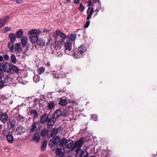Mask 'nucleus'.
I'll use <instances>...</instances> for the list:
<instances>
[{
    "label": "nucleus",
    "instance_id": "obj_23",
    "mask_svg": "<svg viewBox=\"0 0 157 157\" xmlns=\"http://www.w3.org/2000/svg\"><path fill=\"white\" fill-rule=\"evenodd\" d=\"M80 151L81 152L80 154V157H87L88 156V153L86 151H83L80 149L79 151Z\"/></svg>",
    "mask_w": 157,
    "mask_h": 157
},
{
    "label": "nucleus",
    "instance_id": "obj_21",
    "mask_svg": "<svg viewBox=\"0 0 157 157\" xmlns=\"http://www.w3.org/2000/svg\"><path fill=\"white\" fill-rule=\"evenodd\" d=\"M16 36L14 34L10 33L9 34V38L11 42L14 43L16 40Z\"/></svg>",
    "mask_w": 157,
    "mask_h": 157
},
{
    "label": "nucleus",
    "instance_id": "obj_6",
    "mask_svg": "<svg viewBox=\"0 0 157 157\" xmlns=\"http://www.w3.org/2000/svg\"><path fill=\"white\" fill-rule=\"evenodd\" d=\"M40 125V122L39 121L37 122H33L32 125L31 126V128L30 129L31 132L37 130V127H39Z\"/></svg>",
    "mask_w": 157,
    "mask_h": 157
},
{
    "label": "nucleus",
    "instance_id": "obj_34",
    "mask_svg": "<svg viewBox=\"0 0 157 157\" xmlns=\"http://www.w3.org/2000/svg\"><path fill=\"white\" fill-rule=\"evenodd\" d=\"M11 61L14 64L16 63L17 59L16 56L13 54H12L10 56Z\"/></svg>",
    "mask_w": 157,
    "mask_h": 157
},
{
    "label": "nucleus",
    "instance_id": "obj_41",
    "mask_svg": "<svg viewBox=\"0 0 157 157\" xmlns=\"http://www.w3.org/2000/svg\"><path fill=\"white\" fill-rule=\"evenodd\" d=\"M91 118L94 121H96L97 120V116L96 114H92L91 115Z\"/></svg>",
    "mask_w": 157,
    "mask_h": 157
},
{
    "label": "nucleus",
    "instance_id": "obj_59",
    "mask_svg": "<svg viewBox=\"0 0 157 157\" xmlns=\"http://www.w3.org/2000/svg\"><path fill=\"white\" fill-rule=\"evenodd\" d=\"M3 113L2 111L0 109V116Z\"/></svg>",
    "mask_w": 157,
    "mask_h": 157
},
{
    "label": "nucleus",
    "instance_id": "obj_60",
    "mask_svg": "<svg viewBox=\"0 0 157 157\" xmlns=\"http://www.w3.org/2000/svg\"><path fill=\"white\" fill-rule=\"evenodd\" d=\"M46 65L48 67H49L50 66V63L49 62H48L47 63Z\"/></svg>",
    "mask_w": 157,
    "mask_h": 157
},
{
    "label": "nucleus",
    "instance_id": "obj_63",
    "mask_svg": "<svg viewBox=\"0 0 157 157\" xmlns=\"http://www.w3.org/2000/svg\"><path fill=\"white\" fill-rule=\"evenodd\" d=\"M95 11L96 12H97V13H98V12L99 11V10H95Z\"/></svg>",
    "mask_w": 157,
    "mask_h": 157
},
{
    "label": "nucleus",
    "instance_id": "obj_38",
    "mask_svg": "<svg viewBox=\"0 0 157 157\" xmlns=\"http://www.w3.org/2000/svg\"><path fill=\"white\" fill-rule=\"evenodd\" d=\"M44 67H41L38 69L37 72L39 74L41 75L43 72H44Z\"/></svg>",
    "mask_w": 157,
    "mask_h": 157
},
{
    "label": "nucleus",
    "instance_id": "obj_22",
    "mask_svg": "<svg viewBox=\"0 0 157 157\" xmlns=\"http://www.w3.org/2000/svg\"><path fill=\"white\" fill-rule=\"evenodd\" d=\"M76 38V35L75 33L71 34L67 36L68 39L72 41L75 40Z\"/></svg>",
    "mask_w": 157,
    "mask_h": 157
},
{
    "label": "nucleus",
    "instance_id": "obj_31",
    "mask_svg": "<svg viewBox=\"0 0 157 157\" xmlns=\"http://www.w3.org/2000/svg\"><path fill=\"white\" fill-rule=\"evenodd\" d=\"M67 100L65 99H61L59 102V104L60 105L63 106H65L67 104Z\"/></svg>",
    "mask_w": 157,
    "mask_h": 157
},
{
    "label": "nucleus",
    "instance_id": "obj_20",
    "mask_svg": "<svg viewBox=\"0 0 157 157\" xmlns=\"http://www.w3.org/2000/svg\"><path fill=\"white\" fill-rule=\"evenodd\" d=\"M28 41V38L24 36H22L21 39V43L23 47H25Z\"/></svg>",
    "mask_w": 157,
    "mask_h": 157
},
{
    "label": "nucleus",
    "instance_id": "obj_48",
    "mask_svg": "<svg viewBox=\"0 0 157 157\" xmlns=\"http://www.w3.org/2000/svg\"><path fill=\"white\" fill-rule=\"evenodd\" d=\"M37 42H38V43L39 45L43 46L45 44V43L42 40H39Z\"/></svg>",
    "mask_w": 157,
    "mask_h": 157
},
{
    "label": "nucleus",
    "instance_id": "obj_61",
    "mask_svg": "<svg viewBox=\"0 0 157 157\" xmlns=\"http://www.w3.org/2000/svg\"><path fill=\"white\" fill-rule=\"evenodd\" d=\"M2 125L0 124V131H1V130L2 129Z\"/></svg>",
    "mask_w": 157,
    "mask_h": 157
},
{
    "label": "nucleus",
    "instance_id": "obj_46",
    "mask_svg": "<svg viewBox=\"0 0 157 157\" xmlns=\"http://www.w3.org/2000/svg\"><path fill=\"white\" fill-rule=\"evenodd\" d=\"M87 20V21L84 26V27L85 28H87L88 27L90 23V21H89V20Z\"/></svg>",
    "mask_w": 157,
    "mask_h": 157
},
{
    "label": "nucleus",
    "instance_id": "obj_11",
    "mask_svg": "<svg viewBox=\"0 0 157 157\" xmlns=\"http://www.w3.org/2000/svg\"><path fill=\"white\" fill-rule=\"evenodd\" d=\"M16 131L17 134L21 135L25 132V129L22 126L20 125L17 128Z\"/></svg>",
    "mask_w": 157,
    "mask_h": 157
},
{
    "label": "nucleus",
    "instance_id": "obj_64",
    "mask_svg": "<svg viewBox=\"0 0 157 157\" xmlns=\"http://www.w3.org/2000/svg\"><path fill=\"white\" fill-rule=\"evenodd\" d=\"M90 157H96L95 156H90Z\"/></svg>",
    "mask_w": 157,
    "mask_h": 157
},
{
    "label": "nucleus",
    "instance_id": "obj_51",
    "mask_svg": "<svg viewBox=\"0 0 157 157\" xmlns=\"http://www.w3.org/2000/svg\"><path fill=\"white\" fill-rule=\"evenodd\" d=\"M50 30L47 28H45L43 30V32L44 33H48L50 31Z\"/></svg>",
    "mask_w": 157,
    "mask_h": 157
},
{
    "label": "nucleus",
    "instance_id": "obj_8",
    "mask_svg": "<svg viewBox=\"0 0 157 157\" xmlns=\"http://www.w3.org/2000/svg\"><path fill=\"white\" fill-rule=\"evenodd\" d=\"M56 119L52 116V117L48 120V128H50L55 123Z\"/></svg>",
    "mask_w": 157,
    "mask_h": 157
},
{
    "label": "nucleus",
    "instance_id": "obj_43",
    "mask_svg": "<svg viewBox=\"0 0 157 157\" xmlns=\"http://www.w3.org/2000/svg\"><path fill=\"white\" fill-rule=\"evenodd\" d=\"M12 70H13L14 71L16 72H18L19 71V69L18 67L15 66H13L12 67Z\"/></svg>",
    "mask_w": 157,
    "mask_h": 157
},
{
    "label": "nucleus",
    "instance_id": "obj_45",
    "mask_svg": "<svg viewBox=\"0 0 157 157\" xmlns=\"http://www.w3.org/2000/svg\"><path fill=\"white\" fill-rule=\"evenodd\" d=\"M69 103L71 104H73V105H77L78 104V102L76 101H71L69 102Z\"/></svg>",
    "mask_w": 157,
    "mask_h": 157
},
{
    "label": "nucleus",
    "instance_id": "obj_37",
    "mask_svg": "<svg viewBox=\"0 0 157 157\" xmlns=\"http://www.w3.org/2000/svg\"><path fill=\"white\" fill-rule=\"evenodd\" d=\"M58 132L57 129L56 128L53 129L51 132V137H55L57 132Z\"/></svg>",
    "mask_w": 157,
    "mask_h": 157
},
{
    "label": "nucleus",
    "instance_id": "obj_33",
    "mask_svg": "<svg viewBox=\"0 0 157 157\" xmlns=\"http://www.w3.org/2000/svg\"><path fill=\"white\" fill-rule=\"evenodd\" d=\"M13 43L11 42H9L8 45V47L10 48L11 52H13L14 50Z\"/></svg>",
    "mask_w": 157,
    "mask_h": 157
},
{
    "label": "nucleus",
    "instance_id": "obj_52",
    "mask_svg": "<svg viewBox=\"0 0 157 157\" xmlns=\"http://www.w3.org/2000/svg\"><path fill=\"white\" fill-rule=\"evenodd\" d=\"M80 2V0H75L74 3L75 4H78Z\"/></svg>",
    "mask_w": 157,
    "mask_h": 157
},
{
    "label": "nucleus",
    "instance_id": "obj_1",
    "mask_svg": "<svg viewBox=\"0 0 157 157\" xmlns=\"http://www.w3.org/2000/svg\"><path fill=\"white\" fill-rule=\"evenodd\" d=\"M85 138L81 137L78 141L75 142L74 144L72 142L67 143L63 147V151L65 153H67L73 151L75 149V151L77 155L79 153V152L83 144V142L85 140Z\"/></svg>",
    "mask_w": 157,
    "mask_h": 157
},
{
    "label": "nucleus",
    "instance_id": "obj_4",
    "mask_svg": "<svg viewBox=\"0 0 157 157\" xmlns=\"http://www.w3.org/2000/svg\"><path fill=\"white\" fill-rule=\"evenodd\" d=\"M65 49V52L67 54H69L72 49V43L69 40L66 41L64 44Z\"/></svg>",
    "mask_w": 157,
    "mask_h": 157
},
{
    "label": "nucleus",
    "instance_id": "obj_62",
    "mask_svg": "<svg viewBox=\"0 0 157 157\" xmlns=\"http://www.w3.org/2000/svg\"><path fill=\"white\" fill-rule=\"evenodd\" d=\"M5 131V130H3V131H2V133L3 135V136H4V135H5V134H4V132Z\"/></svg>",
    "mask_w": 157,
    "mask_h": 157
},
{
    "label": "nucleus",
    "instance_id": "obj_55",
    "mask_svg": "<svg viewBox=\"0 0 157 157\" xmlns=\"http://www.w3.org/2000/svg\"><path fill=\"white\" fill-rule=\"evenodd\" d=\"M41 134L42 136H44L46 135V133L42 131Z\"/></svg>",
    "mask_w": 157,
    "mask_h": 157
},
{
    "label": "nucleus",
    "instance_id": "obj_39",
    "mask_svg": "<svg viewBox=\"0 0 157 157\" xmlns=\"http://www.w3.org/2000/svg\"><path fill=\"white\" fill-rule=\"evenodd\" d=\"M40 78L38 75H35L33 78V79L34 81L35 82H37L39 81Z\"/></svg>",
    "mask_w": 157,
    "mask_h": 157
},
{
    "label": "nucleus",
    "instance_id": "obj_15",
    "mask_svg": "<svg viewBox=\"0 0 157 157\" xmlns=\"http://www.w3.org/2000/svg\"><path fill=\"white\" fill-rule=\"evenodd\" d=\"M56 154L58 157H63L64 155V153L62 151L61 149L60 148H58L56 150Z\"/></svg>",
    "mask_w": 157,
    "mask_h": 157
},
{
    "label": "nucleus",
    "instance_id": "obj_49",
    "mask_svg": "<svg viewBox=\"0 0 157 157\" xmlns=\"http://www.w3.org/2000/svg\"><path fill=\"white\" fill-rule=\"evenodd\" d=\"M4 74L2 71H0V80H1L4 76Z\"/></svg>",
    "mask_w": 157,
    "mask_h": 157
},
{
    "label": "nucleus",
    "instance_id": "obj_26",
    "mask_svg": "<svg viewBox=\"0 0 157 157\" xmlns=\"http://www.w3.org/2000/svg\"><path fill=\"white\" fill-rule=\"evenodd\" d=\"M62 46V43L61 41H57L56 42L55 48L56 49H60Z\"/></svg>",
    "mask_w": 157,
    "mask_h": 157
},
{
    "label": "nucleus",
    "instance_id": "obj_18",
    "mask_svg": "<svg viewBox=\"0 0 157 157\" xmlns=\"http://www.w3.org/2000/svg\"><path fill=\"white\" fill-rule=\"evenodd\" d=\"M86 50V48L84 45H82L78 48V51L80 53L83 54Z\"/></svg>",
    "mask_w": 157,
    "mask_h": 157
},
{
    "label": "nucleus",
    "instance_id": "obj_27",
    "mask_svg": "<svg viewBox=\"0 0 157 157\" xmlns=\"http://www.w3.org/2000/svg\"><path fill=\"white\" fill-rule=\"evenodd\" d=\"M30 113L31 115L33 116V118H36L38 116V113L36 110L32 109L30 112Z\"/></svg>",
    "mask_w": 157,
    "mask_h": 157
},
{
    "label": "nucleus",
    "instance_id": "obj_14",
    "mask_svg": "<svg viewBox=\"0 0 157 157\" xmlns=\"http://www.w3.org/2000/svg\"><path fill=\"white\" fill-rule=\"evenodd\" d=\"M62 114L61 111L60 110L58 109L55 111L52 116L54 118L56 119L61 116Z\"/></svg>",
    "mask_w": 157,
    "mask_h": 157
},
{
    "label": "nucleus",
    "instance_id": "obj_24",
    "mask_svg": "<svg viewBox=\"0 0 157 157\" xmlns=\"http://www.w3.org/2000/svg\"><path fill=\"white\" fill-rule=\"evenodd\" d=\"M83 56V54L78 52V51L75 52L74 56L76 59H78L81 58Z\"/></svg>",
    "mask_w": 157,
    "mask_h": 157
},
{
    "label": "nucleus",
    "instance_id": "obj_12",
    "mask_svg": "<svg viewBox=\"0 0 157 157\" xmlns=\"http://www.w3.org/2000/svg\"><path fill=\"white\" fill-rule=\"evenodd\" d=\"M94 12V9L93 8H91L90 10V8L89 7L87 9L86 13L88 14L86 18V20H89L91 17V16Z\"/></svg>",
    "mask_w": 157,
    "mask_h": 157
},
{
    "label": "nucleus",
    "instance_id": "obj_19",
    "mask_svg": "<svg viewBox=\"0 0 157 157\" xmlns=\"http://www.w3.org/2000/svg\"><path fill=\"white\" fill-rule=\"evenodd\" d=\"M6 140L8 143L12 144L13 143V137L12 135L10 134L7 135Z\"/></svg>",
    "mask_w": 157,
    "mask_h": 157
},
{
    "label": "nucleus",
    "instance_id": "obj_53",
    "mask_svg": "<svg viewBox=\"0 0 157 157\" xmlns=\"http://www.w3.org/2000/svg\"><path fill=\"white\" fill-rule=\"evenodd\" d=\"M87 3H88V5L89 6H91L92 4L91 0H89L87 2Z\"/></svg>",
    "mask_w": 157,
    "mask_h": 157
},
{
    "label": "nucleus",
    "instance_id": "obj_28",
    "mask_svg": "<svg viewBox=\"0 0 157 157\" xmlns=\"http://www.w3.org/2000/svg\"><path fill=\"white\" fill-rule=\"evenodd\" d=\"M23 34L22 29H20L17 32L16 36L17 38H20L21 37Z\"/></svg>",
    "mask_w": 157,
    "mask_h": 157
},
{
    "label": "nucleus",
    "instance_id": "obj_25",
    "mask_svg": "<svg viewBox=\"0 0 157 157\" xmlns=\"http://www.w3.org/2000/svg\"><path fill=\"white\" fill-rule=\"evenodd\" d=\"M47 145V141L46 140H44L41 145L40 151H43L46 147Z\"/></svg>",
    "mask_w": 157,
    "mask_h": 157
},
{
    "label": "nucleus",
    "instance_id": "obj_2",
    "mask_svg": "<svg viewBox=\"0 0 157 157\" xmlns=\"http://www.w3.org/2000/svg\"><path fill=\"white\" fill-rule=\"evenodd\" d=\"M40 33L39 30L33 29L31 30L28 33V34L30 35L29 39L31 42L33 44L36 43L38 41V35Z\"/></svg>",
    "mask_w": 157,
    "mask_h": 157
},
{
    "label": "nucleus",
    "instance_id": "obj_9",
    "mask_svg": "<svg viewBox=\"0 0 157 157\" xmlns=\"http://www.w3.org/2000/svg\"><path fill=\"white\" fill-rule=\"evenodd\" d=\"M9 116L7 113H4L0 116V120L3 123H5L8 120Z\"/></svg>",
    "mask_w": 157,
    "mask_h": 157
},
{
    "label": "nucleus",
    "instance_id": "obj_10",
    "mask_svg": "<svg viewBox=\"0 0 157 157\" xmlns=\"http://www.w3.org/2000/svg\"><path fill=\"white\" fill-rule=\"evenodd\" d=\"M48 116L46 113L43 114L41 116L40 122L41 124H44L48 121Z\"/></svg>",
    "mask_w": 157,
    "mask_h": 157
},
{
    "label": "nucleus",
    "instance_id": "obj_17",
    "mask_svg": "<svg viewBox=\"0 0 157 157\" xmlns=\"http://www.w3.org/2000/svg\"><path fill=\"white\" fill-rule=\"evenodd\" d=\"M56 34L60 37L63 39H66L67 37L66 35L59 30H56Z\"/></svg>",
    "mask_w": 157,
    "mask_h": 157
},
{
    "label": "nucleus",
    "instance_id": "obj_35",
    "mask_svg": "<svg viewBox=\"0 0 157 157\" xmlns=\"http://www.w3.org/2000/svg\"><path fill=\"white\" fill-rule=\"evenodd\" d=\"M17 120L20 122H23L25 121V118L21 115H18L17 117Z\"/></svg>",
    "mask_w": 157,
    "mask_h": 157
},
{
    "label": "nucleus",
    "instance_id": "obj_36",
    "mask_svg": "<svg viewBox=\"0 0 157 157\" xmlns=\"http://www.w3.org/2000/svg\"><path fill=\"white\" fill-rule=\"evenodd\" d=\"M51 74L54 77V78L55 79H58L59 78L58 73L55 71H52Z\"/></svg>",
    "mask_w": 157,
    "mask_h": 157
},
{
    "label": "nucleus",
    "instance_id": "obj_16",
    "mask_svg": "<svg viewBox=\"0 0 157 157\" xmlns=\"http://www.w3.org/2000/svg\"><path fill=\"white\" fill-rule=\"evenodd\" d=\"M8 127L10 128H13L15 124V121L14 120H12L8 121L7 123Z\"/></svg>",
    "mask_w": 157,
    "mask_h": 157
},
{
    "label": "nucleus",
    "instance_id": "obj_29",
    "mask_svg": "<svg viewBox=\"0 0 157 157\" xmlns=\"http://www.w3.org/2000/svg\"><path fill=\"white\" fill-rule=\"evenodd\" d=\"M9 17L8 16H6L4 17L3 18L1 19H0L1 20L0 22L2 23L4 25L6 22L7 21L9 20Z\"/></svg>",
    "mask_w": 157,
    "mask_h": 157
},
{
    "label": "nucleus",
    "instance_id": "obj_42",
    "mask_svg": "<svg viewBox=\"0 0 157 157\" xmlns=\"http://www.w3.org/2000/svg\"><path fill=\"white\" fill-rule=\"evenodd\" d=\"M52 41L53 40L51 38H49L48 39V42L47 43V44L49 45H52L53 44Z\"/></svg>",
    "mask_w": 157,
    "mask_h": 157
},
{
    "label": "nucleus",
    "instance_id": "obj_58",
    "mask_svg": "<svg viewBox=\"0 0 157 157\" xmlns=\"http://www.w3.org/2000/svg\"><path fill=\"white\" fill-rule=\"evenodd\" d=\"M3 59V57L2 56H0V62L2 61Z\"/></svg>",
    "mask_w": 157,
    "mask_h": 157
},
{
    "label": "nucleus",
    "instance_id": "obj_57",
    "mask_svg": "<svg viewBox=\"0 0 157 157\" xmlns=\"http://www.w3.org/2000/svg\"><path fill=\"white\" fill-rule=\"evenodd\" d=\"M58 92L59 93H64V91L62 90H60L58 91Z\"/></svg>",
    "mask_w": 157,
    "mask_h": 157
},
{
    "label": "nucleus",
    "instance_id": "obj_54",
    "mask_svg": "<svg viewBox=\"0 0 157 157\" xmlns=\"http://www.w3.org/2000/svg\"><path fill=\"white\" fill-rule=\"evenodd\" d=\"M16 2L18 4H21L22 2V0H17Z\"/></svg>",
    "mask_w": 157,
    "mask_h": 157
},
{
    "label": "nucleus",
    "instance_id": "obj_30",
    "mask_svg": "<svg viewBox=\"0 0 157 157\" xmlns=\"http://www.w3.org/2000/svg\"><path fill=\"white\" fill-rule=\"evenodd\" d=\"M67 140L65 138H63L60 141L59 146L61 147H63L64 145H66L67 143Z\"/></svg>",
    "mask_w": 157,
    "mask_h": 157
},
{
    "label": "nucleus",
    "instance_id": "obj_56",
    "mask_svg": "<svg viewBox=\"0 0 157 157\" xmlns=\"http://www.w3.org/2000/svg\"><path fill=\"white\" fill-rule=\"evenodd\" d=\"M99 0H93V2L94 3H96L98 2H99Z\"/></svg>",
    "mask_w": 157,
    "mask_h": 157
},
{
    "label": "nucleus",
    "instance_id": "obj_13",
    "mask_svg": "<svg viewBox=\"0 0 157 157\" xmlns=\"http://www.w3.org/2000/svg\"><path fill=\"white\" fill-rule=\"evenodd\" d=\"M40 139V134L38 132H36L33 138L32 139V141H34L36 143H38L39 142Z\"/></svg>",
    "mask_w": 157,
    "mask_h": 157
},
{
    "label": "nucleus",
    "instance_id": "obj_44",
    "mask_svg": "<svg viewBox=\"0 0 157 157\" xmlns=\"http://www.w3.org/2000/svg\"><path fill=\"white\" fill-rule=\"evenodd\" d=\"M11 28L9 27H6L4 28L3 29L4 33H5L8 31H10L11 30Z\"/></svg>",
    "mask_w": 157,
    "mask_h": 157
},
{
    "label": "nucleus",
    "instance_id": "obj_7",
    "mask_svg": "<svg viewBox=\"0 0 157 157\" xmlns=\"http://www.w3.org/2000/svg\"><path fill=\"white\" fill-rule=\"evenodd\" d=\"M21 44L20 43H17L14 45V50L16 54H20L23 52V49L21 47Z\"/></svg>",
    "mask_w": 157,
    "mask_h": 157
},
{
    "label": "nucleus",
    "instance_id": "obj_50",
    "mask_svg": "<svg viewBox=\"0 0 157 157\" xmlns=\"http://www.w3.org/2000/svg\"><path fill=\"white\" fill-rule=\"evenodd\" d=\"M4 86V83L3 81H0V89L2 88Z\"/></svg>",
    "mask_w": 157,
    "mask_h": 157
},
{
    "label": "nucleus",
    "instance_id": "obj_47",
    "mask_svg": "<svg viewBox=\"0 0 157 157\" xmlns=\"http://www.w3.org/2000/svg\"><path fill=\"white\" fill-rule=\"evenodd\" d=\"M3 58L6 61H9L10 59V58L9 56L8 55L6 54L4 56Z\"/></svg>",
    "mask_w": 157,
    "mask_h": 157
},
{
    "label": "nucleus",
    "instance_id": "obj_32",
    "mask_svg": "<svg viewBox=\"0 0 157 157\" xmlns=\"http://www.w3.org/2000/svg\"><path fill=\"white\" fill-rule=\"evenodd\" d=\"M55 103L53 101H51L48 103V108L49 110L52 109L55 106Z\"/></svg>",
    "mask_w": 157,
    "mask_h": 157
},
{
    "label": "nucleus",
    "instance_id": "obj_40",
    "mask_svg": "<svg viewBox=\"0 0 157 157\" xmlns=\"http://www.w3.org/2000/svg\"><path fill=\"white\" fill-rule=\"evenodd\" d=\"M85 9V6L83 5V4L81 3H80L79 9L81 12H83Z\"/></svg>",
    "mask_w": 157,
    "mask_h": 157
},
{
    "label": "nucleus",
    "instance_id": "obj_5",
    "mask_svg": "<svg viewBox=\"0 0 157 157\" xmlns=\"http://www.w3.org/2000/svg\"><path fill=\"white\" fill-rule=\"evenodd\" d=\"M60 140V138L59 136H56L54 140H50L49 143V145L52 147L54 145H57Z\"/></svg>",
    "mask_w": 157,
    "mask_h": 157
},
{
    "label": "nucleus",
    "instance_id": "obj_3",
    "mask_svg": "<svg viewBox=\"0 0 157 157\" xmlns=\"http://www.w3.org/2000/svg\"><path fill=\"white\" fill-rule=\"evenodd\" d=\"M12 70L11 67L8 63L0 64V71H4L7 72H10Z\"/></svg>",
    "mask_w": 157,
    "mask_h": 157
}]
</instances>
